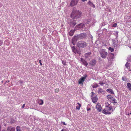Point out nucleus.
<instances>
[{
  "mask_svg": "<svg viewBox=\"0 0 131 131\" xmlns=\"http://www.w3.org/2000/svg\"><path fill=\"white\" fill-rule=\"evenodd\" d=\"M109 57L110 59H109V58H108V60H110L111 61H112L114 58V54L113 53H110L109 54Z\"/></svg>",
  "mask_w": 131,
  "mask_h": 131,
  "instance_id": "8",
  "label": "nucleus"
},
{
  "mask_svg": "<svg viewBox=\"0 0 131 131\" xmlns=\"http://www.w3.org/2000/svg\"><path fill=\"white\" fill-rule=\"evenodd\" d=\"M82 16L81 12L79 10H73L70 15V17L72 19H78Z\"/></svg>",
  "mask_w": 131,
  "mask_h": 131,
  "instance_id": "2",
  "label": "nucleus"
},
{
  "mask_svg": "<svg viewBox=\"0 0 131 131\" xmlns=\"http://www.w3.org/2000/svg\"><path fill=\"white\" fill-rule=\"evenodd\" d=\"M16 121L14 120V119L13 118H12L11 119L10 123L11 124L14 123L16 122Z\"/></svg>",
  "mask_w": 131,
  "mask_h": 131,
  "instance_id": "24",
  "label": "nucleus"
},
{
  "mask_svg": "<svg viewBox=\"0 0 131 131\" xmlns=\"http://www.w3.org/2000/svg\"><path fill=\"white\" fill-rule=\"evenodd\" d=\"M90 3V1H89L88 3V4L89 5Z\"/></svg>",
  "mask_w": 131,
  "mask_h": 131,
  "instance_id": "44",
  "label": "nucleus"
},
{
  "mask_svg": "<svg viewBox=\"0 0 131 131\" xmlns=\"http://www.w3.org/2000/svg\"><path fill=\"white\" fill-rule=\"evenodd\" d=\"M106 91L112 94H114V93L112 89H107L106 90Z\"/></svg>",
  "mask_w": 131,
  "mask_h": 131,
  "instance_id": "14",
  "label": "nucleus"
},
{
  "mask_svg": "<svg viewBox=\"0 0 131 131\" xmlns=\"http://www.w3.org/2000/svg\"><path fill=\"white\" fill-rule=\"evenodd\" d=\"M100 54L102 58L105 59L107 57L108 53L105 50L102 49L100 51Z\"/></svg>",
  "mask_w": 131,
  "mask_h": 131,
  "instance_id": "4",
  "label": "nucleus"
},
{
  "mask_svg": "<svg viewBox=\"0 0 131 131\" xmlns=\"http://www.w3.org/2000/svg\"><path fill=\"white\" fill-rule=\"evenodd\" d=\"M90 110V108L87 107V111H89Z\"/></svg>",
  "mask_w": 131,
  "mask_h": 131,
  "instance_id": "39",
  "label": "nucleus"
},
{
  "mask_svg": "<svg viewBox=\"0 0 131 131\" xmlns=\"http://www.w3.org/2000/svg\"><path fill=\"white\" fill-rule=\"evenodd\" d=\"M71 24L73 25V26H75L76 24V21L75 20H73L71 22Z\"/></svg>",
  "mask_w": 131,
  "mask_h": 131,
  "instance_id": "26",
  "label": "nucleus"
},
{
  "mask_svg": "<svg viewBox=\"0 0 131 131\" xmlns=\"http://www.w3.org/2000/svg\"><path fill=\"white\" fill-rule=\"evenodd\" d=\"M92 93L91 99L93 103H96L98 100V98L96 94L93 93V92H92Z\"/></svg>",
  "mask_w": 131,
  "mask_h": 131,
  "instance_id": "6",
  "label": "nucleus"
},
{
  "mask_svg": "<svg viewBox=\"0 0 131 131\" xmlns=\"http://www.w3.org/2000/svg\"><path fill=\"white\" fill-rule=\"evenodd\" d=\"M74 32V30H71L69 32V35L70 36L73 35Z\"/></svg>",
  "mask_w": 131,
  "mask_h": 131,
  "instance_id": "17",
  "label": "nucleus"
},
{
  "mask_svg": "<svg viewBox=\"0 0 131 131\" xmlns=\"http://www.w3.org/2000/svg\"><path fill=\"white\" fill-rule=\"evenodd\" d=\"M126 115H127L128 116H129L130 115H131V109L130 110V112H127V110L126 111Z\"/></svg>",
  "mask_w": 131,
  "mask_h": 131,
  "instance_id": "23",
  "label": "nucleus"
},
{
  "mask_svg": "<svg viewBox=\"0 0 131 131\" xmlns=\"http://www.w3.org/2000/svg\"><path fill=\"white\" fill-rule=\"evenodd\" d=\"M87 77V75L85 74L84 77H81L78 81V82H83Z\"/></svg>",
  "mask_w": 131,
  "mask_h": 131,
  "instance_id": "10",
  "label": "nucleus"
},
{
  "mask_svg": "<svg viewBox=\"0 0 131 131\" xmlns=\"http://www.w3.org/2000/svg\"><path fill=\"white\" fill-rule=\"evenodd\" d=\"M1 124H0V131L1 130Z\"/></svg>",
  "mask_w": 131,
  "mask_h": 131,
  "instance_id": "43",
  "label": "nucleus"
},
{
  "mask_svg": "<svg viewBox=\"0 0 131 131\" xmlns=\"http://www.w3.org/2000/svg\"><path fill=\"white\" fill-rule=\"evenodd\" d=\"M83 82H78L79 85H80L81 86H82L83 85Z\"/></svg>",
  "mask_w": 131,
  "mask_h": 131,
  "instance_id": "36",
  "label": "nucleus"
},
{
  "mask_svg": "<svg viewBox=\"0 0 131 131\" xmlns=\"http://www.w3.org/2000/svg\"><path fill=\"white\" fill-rule=\"evenodd\" d=\"M85 57L86 58H87L88 57H89L90 55V53H86L85 54Z\"/></svg>",
  "mask_w": 131,
  "mask_h": 131,
  "instance_id": "25",
  "label": "nucleus"
},
{
  "mask_svg": "<svg viewBox=\"0 0 131 131\" xmlns=\"http://www.w3.org/2000/svg\"><path fill=\"white\" fill-rule=\"evenodd\" d=\"M2 131H7V130H4V129H3Z\"/></svg>",
  "mask_w": 131,
  "mask_h": 131,
  "instance_id": "45",
  "label": "nucleus"
},
{
  "mask_svg": "<svg viewBox=\"0 0 131 131\" xmlns=\"http://www.w3.org/2000/svg\"><path fill=\"white\" fill-rule=\"evenodd\" d=\"M96 108L97 110L99 112H100L102 110V107L101 105H100V104L99 103L97 104Z\"/></svg>",
  "mask_w": 131,
  "mask_h": 131,
  "instance_id": "9",
  "label": "nucleus"
},
{
  "mask_svg": "<svg viewBox=\"0 0 131 131\" xmlns=\"http://www.w3.org/2000/svg\"><path fill=\"white\" fill-rule=\"evenodd\" d=\"M72 50L73 51V52L75 53H77L79 54H80V53L75 48V47L74 46L72 47Z\"/></svg>",
  "mask_w": 131,
  "mask_h": 131,
  "instance_id": "11",
  "label": "nucleus"
},
{
  "mask_svg": "<svg viewBox=\"0 0 131 131\" xmlns=\"http://www.w3.org/2000/svg\"><path fill=\"white\" fill-rule=\"evenodd\" d=\"M76 27H78L79 28H81L84 27V25L83 23H81L76 26Z\"/></svg>",
  "mask_w": 131,
  "mask_h": 131,
  "instance_id": "13",
  "label": "nucleus"
},
{
  "mask_svg": "<svg viewBox=\"0 0 131 131\" xmlns=\"http://www.w3.org/2000/svg\"><path fill=\"white\" fill-rule=\"evenodd\" d=\"M122 79L123 81L125 82H127L128 80V79H127V78L124 76L122 77Z\"/></svg>",
  "mask_w": 131,
  "mask_h": 131,
  "instance_id": "18",
  "label": "nucleus"
},
{
  "mask_svg": "<svg viewBox=\"0 0 131 131\" xmlns=\"http://www.w3.org/2000/svg\"><path fill=\"white\" fill-rule=\"evenodd\" d=\"M108 49L111 52H113L114 51V48L111 47H109Z\"/></svg>",
  "mask_w": 131,
  "mask_h": 131,
  "instance_id": "27",
  "label": "nucleus"
},
{
  "mask_svg": "<svg viewBox=\"0 0 131 131\" xmlns=\"http://www.w3.org/2000/svg\"><path fill=\"white\" fill-rule=\"evenodd\" d=\"M72 43H73V45H74V44L73 43V42H72Z\"/></svg>",
  "mask_w": 131,
  "mask_h": 131,
  "instance_id": "47",
  "label": "nucleus"
},
{
  "mask_svg": "<svg viewBox=\"0 0 131 131\" xmlns=\"http://www.w3.org/2000/svg\"><path fill=\"white\" fill-rule=\"evenodd\" d=\"M38 103L40 105H42L43 104V101L42 100L39 99L38 100Z\"/></svg>",
  "mask_w": 131,
  "mask_h": 131,
  "instance_id": "15",
  "label": "nucleus"
},
{
  "mask_svg": "<svg viewBox=\"0 0 131 131\" xmlns=\"http://www.w3.org/2000/svg\"><path fill=\"white\" fill-rule=\"evenodd\" d=\"M15 128L14 127H13L11 128V130L10 131H15Z\"/></svg>",
  "mask_w": 131,
  "mask_h": 131,
  "instance_id": "32",
  "label": "nucleus"
},
{
  "mask_svg": "<svg viewBox=\"0 0 131 131\" xmlns=\"http://www.w3.org/2000/svg\"><path fill=\"white\" fill-rule=\"evenodd\" d=\"M81 61L82 62V63L85 66H87L88 64V63L87 62L85 61L84 59H83V58L81 59Z\"/></svg>",
  "mask_w": 131,
  "mask_h": 131,
  "instance_id": "12",
  "label": "nucleus"
},
{
  "mask_svg": "<svg viewBox=\"0 0 131 131\" xmlns=\"http://www.w3.org/2000/svg\"><path fill=\"white\" fill-rule=\"evenodd\" d=\"M87 0H82V1L83 2H85V1H86Z\"/></svg>",
  "mask_w": 131,
  "mask_h": 131,
  "instance_id": "42",
  "label": "nucleus"
},
{
  "mask_svg": "<svg viewBox=\"0 0 131 131\" xmlns=\"http://www.w3.org/2000/svg\"><path fill=\"white\" fill-rule=\"evenodd\" d=\"M59 89L57 88L55 90V91L56 93H58L59 92Z\"/></svg>",
  "mask_w": 131,
  "mask_h": 131,
  "instance_id": "31",
  "label": "nucleus"
},
{
  "mask_svg": "<svg viewBox=\"0 0 131 131\" xmlns=\"http://www.w3.org/2000/svg\"><path fill=\"white\" fill-rule=\"evenodd\" d=\"M77 104L79 105V106H76V108L77 109L79 110L80 108V107L81 106V105L79 103H78Z\"/></svg>",
  "mask_w": 131,
  "mask_h": 131,
  "instance_id": "20",
  "label": "nucleus"
},
{
  "mask_svg": "<svg viewBox=\"0 0 131 131\" xmlns=\"http://www.w3.org/2000/svg\"><path fill=\"white\" fill-rule=\"evenodd\" d=\"M98 85H96V86H94V87H93L94 88H97V87H98Z\"/></svg>",
  "mask_w": 131,
  "mask_h": 131,
  "instance_id": "40",
  "label": "nucleus"
},
{
  "mask_svg": "<svg viewBox=\"0 0 131 131\" xmlns=\"http://www.w3.org/2000/svg\"><path fill=\"white\" fill-rule=\"evenodd\" d=\"M96 61L95 60H93L91 61V64L93 66H94L96 64Z\"/></svg>",
  "mask_w": 131,
  "mask_h": 131,
  "instance_id": "16",
  "label": "nucleus"
},
{
  "mask_svg": "<svg viewBox=\"0 0 131 131\" xmlns=\"http://www.w3.org/2000/svg\"><path fill=\"white\" fill-rule=\"evenodd\" d=\"M117 26V24L116 23H114L113 24V27H116Z\"/></svg>",
  "mask_w": 131,
  "mask_h": 131,
  "instance_id": "35",
  "label": "nucleus"
},
{
  "mask_svg": "<svg viewBox=\"0 0 131 131\" xmlns=\"http://www.w3.org/2000/svg\"><path fill=\"white\" fill-rule=\"evenodd\" d=\"M91 6L93 7V8H95V5L92 3L91 2Z\"/></svg>",
  "mask_w": 131,
  "mask_h": 131,
  "instance_id": "30",
  "label": "nucleus"
},
{
  "mask_svg": "<svg viewBox=\"0 0 131 131\" xmlns=\"http://www.w3.org/2000/svg\"><path fill=\"white\" fill-rule=\"evenodd\" d=\"M39 63H40L41 66H42V64L41 62V60H39Z\"/></svg>",
  "mask_w": 131,
  "mask_h": 131,
  "instance_id": "38",
  "label": "nucleus"
},
{
  "mask_svg": "<svg viewBox=\"0 0 131 131\" xmlns=\"http://www.w3.org/2000/svg\"><path fill=\"white\" fill-rule=\"evenodd\" d=\"M3 43V41L1 40H0V46H1Z\"/></svg>",
  "mask_w": 131,
  "mask_h": 131,
  "instance_id": "33",
  "label": "nucleus"
},
{
  "mask_svg": "<svg viewBox=\"0 0 131 131\" xmlns=\"http://www.w3.org/2000/svg\"><path fill=\"white\" fill-rule=\"evenodd\" d=\"M127 85L129 90L130 91H131V84L128 82L127 83Z\"/></svg>",
  "mask_w": 131,
  "mask_h": 131,
  "instance_id": "19",
  "label": "nucleus"
},
{
  "mask_svg": "<svg viewBox=\"0 0 131 131\" xmlns=\"http://www.w3.org/2000/svg\"><path fill=\"white\" fill-rule=\"evenodd\" d=\"M98 92L99 93H101L103 92V89L102 88H99L98 89Z\"/></svg>",
  "mask_w": 131,
  "mask_h": 131,
  "instance_id": "21",
  "label": "nucleus"
},
{
  "mask_svg": "<svg viewBox=\"0 0 131 131\" xmlns=\"http://www.w3.org/2000/svg\"><path fill=\"white\" fill-rule=\"evenodd\" d=\"M107 97L108 101L110 102L113 103L114 105L117 104L116 100L114 97L111 94L108 95L107 96Z\"/></svg>",
  "mask_w": 131,
  "mask_h": 131,
  "instance_id": "3",
  "label": "nucleus"
},
{
  "mask_svg": "<svg viewBox=\"0 0 131 131\" xmlns=\"http://www.w3.org/2000/svg\"><path fill=\"white\" fill-rule=\"evenodd\" d=\"M11 128L10 127H8L7 128V130L8 131H10L11 130Z\"/></svg>",
  "mask_w": 131,
  "mask_h": 131,
  "instance_id": "34",
  "label": "nucleus"
},
{
  "mask_svg": "<svg viewBox=\"0 0 131 131\" xmlns=\"http://www.w3.org/2000/svg\"><path fill=\"white\" fill-rule=\"evenodd\" d=\"M67 62L66 61L62 60V63L63 64L64 66L67 65L66 64Z\"/></svg>",
  "mask_w": 131,
  "mask_h": 131,
  "instance_id": "29",
  "label": "nucleus"
},
{
  "mask_svg": "<svg viewBox=\"0 0 131 131\" xmlns=\"http://www.w3.org/2000/svg\"><path fill=\"white\" fill-rule=\"evenodd\" d=\"M61 123L63 124L64 125H66V124L64 122H61Z\"/></svg>",
  "mask_w": 131,
  "mask_h": 131,
  "instance_id": "37",
  "label": "nucleus"
},
{
  "mask_svg": "<svg viewBox=\"0 0 131 131\" xmlns=\"http://www.w3.org/2000/svg\"><path fill=\"white\" fill-rule=\"evenodd\" d=\"M87 45L86 43L84 41H79L78 42L77 46L79 48L85 47Z\"/></svg>",
  "mask_w": 131,
  "mask_h": 131,
  "instance_id": "5",
  "label": "nucleus"
},
{
  "mask_svg": "<svg viewBox=\"0 0 131 131\" xmlns=\"http://www.w3.org/2000/svg\"><path fill=\"white\" fill-rule=\"evenodd\" d=\"M16 129L17 131H21L20 127V126H17V127L16 128Z\"/></svg>",
  "mask_w": 131,
  "mask_h": 131,
  "instance_id": "28",
  "label": "nucleus"
},
{
  "mask_svg": "<svg viewBox=\"0 0 131 131\" xmlns=\"http://www.w3.org/2000/svg\"><path fill=\"white\" fill-rule=\"evenodd\" d=\"M64 131V130L63 129H62L61 131Z\"/></svg>",
  "mask_w": 131,
  "mask_h": 131,
  "instance_id": "46",
  "label": "nucleus"
},
{
  "mask_svg": "<svg viewBox=\"0 0 131 131\" xmlns=\"http://www.w3.org/2000/svg\"><path fill=\"white\" fill-rule=\"evenodd\" d=\"M25 104H24L23 105V106H22V107L23 108H24V107L25 106Z\"/></svg>",
  "mask_w": 131,
  "mask_h": 131,
  "instance_id": "41",
  "label": "nucleus"
},
{
  "mask_svg": "<svg viewBox=\"0 0 131 131\" xmlns=\"http://www.w3.org/2000/svg\"><path fill=\"white\" fill-rule=\"evenodd\" d=\"M113 111L112 107L108 102L105 103V108L102 111V112L105 114H110Z\"/></svg>",
  "mask_w": 131,
  "mask_h": 131,
  "instance_id": "1",
  "label": "nucleus"
},
{
  "mask_svg": "<svg viewBox=\"0 0 131 131\" xmlns=\"http://www.w3.org/2000/svg\"><path fill=\"white\" fill-rule=\"evenodd\" d=\"M125 66L126 68L129 69V68L130 64L127 62L125 65Z\"/></svg>",
  "mask_w": 131,
  "mask_h": 131,
  "instance_id": "22",
  "label": "nucleus"
},
{
  "mask_svg": "<svg viewBox=\"0 0 131 131\" xmlns=\"http://www.w3.org/2000/svg\"><path fill=\"white\" fill-rule=\"evenodd\" d=\"M78 2V0H72L70 3V6L72 7L76 5L77 4Z\"/></svg>",
  "mask_w": 131,
  "mask_h": 131,
  "instance_id": "7",
  "label": "nucleus"
}]
</instances>
